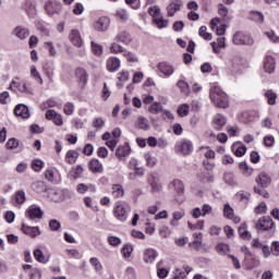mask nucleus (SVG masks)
<instances>
[{"label": "nucleus", "instance_id": "a878e982", "mask_svg": "<svg viewBox=\"0 0 279 279\" xmlns=\"http://www.w3.org/2000/svg\"><path fill=\"white\" fill-rule=\"evenodd\" d=\"M232 153L234 154V156H236L238 158H241L243 156H245L246 151H247V147L243 144H233L232 147Z\"/></svg>", "mask_w": 279, "mask_h": 279}, {"label": "nucleus", "instance_id": "c9c22d12", "mask_svg": "<svg viewBox=\"0 0 279 279\" xmlns=\"http://www.w3.org/2000/svg\"><path fill=\"white\" fill-rule=\"evenodd\" d=\"M251 21H254L255 23H263L265 21V15H263L262 12L258 11H252L250 13Z\"/></svg>", "mask_w": 279, "mask_h": 279}, {"label": "nucleus", "instance_id": "052dcab7", "mask_svg": "<svg viewBox=\"0 0 279 279\" xmlns=\"http://www.w3.org/2000/svg\"><path fill=\"white\" fill-rule=\"evenodd\" d=\"M25 192L24 191H17L15 194V202L16 204H25Z\"/></svg>", "mask_w": 279, "mask_h": 279}, {"label": "nucleus", "instance_id": "9b49d317", "mask_svg": "<svg viewBox=\"0 0 279 279\" xmlns=\"http://www.w3.org/2000/svg\"><path fill=\"white\" fill-rule=\"evenodd\" d=\"M110 27V17L101 16L94 23L96 32H106Z\"/></svg>", "mask_w": 279, "mask_h": 279}, {"label": "nucleus", "instance_id": "5fc2aeb1", "mask_svg": "<svg viewBox=\"0 0 279 279\" xmlns=\"http://www.w3.org/2000/svg\"><path fill=\"white\" fill-rule=\"evenodd\" d=\"M89 263L92 267H94L95 271H101V269H104V266H101V262H99L97 257H92L89 259Z\"/></svg>", "mask_w": 279, "mask_h": 279}, {"label": "nucleus", "instance_id": "37998d69", "mask_svg": "<svg viewBox=\"0 0 279 279\" xmlns=\"http://www.w3.org/2000/svg\"><path fill=\"white\" fill-rule=\"evenodd\" d=\"M82 173H84V168L81 165L72 168L71 175L73 180H80V178H82Z\"/></svg>", "mask_w": 279, "mask_h": 279}, {"label": "nucleus", "instance_id": "6e6552de", "mask_svg": "<svg viewBox=\"0 0 279 279\" xmlns=\"http://www.w3.org/2000/svg\"><path fill=\"white\" fill-rule=\"evenodd\" d=\"M11 86L17 88L20 93H25V95H34V88H32V84L27 82L16 83L15 81H12Z\"/></svg>", "mask_w": 279, "mask_h": 279}, {"label": "nucleus", "instance_id": "49530a36", "mask_svg": "<svg viewBox=\"0 0 279 279\" xmlns=\"http://www.w3.org/2000/svg\"><path fill=\"white\" fill-rule=\"evenodd\" d=\"M34 258L37 263H47V258L45 257V253L40 248H36L34 251Z\"/></svg>", "mask_w": 279, "mask_h": 279}, {"label": "nucleus", "instance_id": "f257e3e1", "mask_svg": "<svg viewBox=\"0 0 279 279\" xmlns=\"http://www.w3.org/2000/svg\"><path fill=\"white\" fill-rule=\"evenodd\" d=\"M209 97L216 108H228V95L221 90V87L214 86L210 88Z\"/></svg>", "mask_w": 279, "mask_h": 279}, {"label": "nucleus", "instance_id": "4c0bfd02", "mask_svg": "<svg viewBox=\"0 0 279 279\" xmlns=\"http://www.w3.org/2000/svg\"><path fill=\"white\" fill-rule=\"evenodd\" d=\"M252 194H250V192H245V191H239L235 194L236 199H239V202H243L244 204H247V202H250V197Z\"/></svg>", "mask_w": 279, "mask_h": 279}, {"label": "nucleus", "instance_id": "6e6d98bb", "mask_svg": "<svg viewBox=\"0 0 279 279\" xmlns=\"http://www.w3.org/2000/svg\"><path fill=\"white\" fill-rule=\"evenodd\" d=\"M45 48L49 51V54L52 58H56V56H58V51H56V47L53 46L52 41H46L45 43Z\"/></svg>", "mask_w": 279, "mask_h": 279}, {"label": "nucleus", "instance_id": "c85d7f7f", "mask_svg": "<svg viewBox=\"0 0 279 279\" xmlns=\"http://www.w3.org/2000/svg\"><path fill=\"white\" fill-rule=\"evenodd\" d=\"M265 99H267V104L269 106H276V99H278V95L274 93V90L268 89L264 93Z\"/></svg>", "mask_w": 279, "mask_h": 279}, {"label": "nucleus", "instance_id": "c03bdc74", "mask_svg": "<svg viewBox=\"0 0 279 279\" xmlns=\"http://www.w3.org/2000/svg\"><path fill=\"white\" fill-rule=\"evenodd\" d=\"M132 252H134V246L132 244H125L121 248V254L124 256V258H130L132 256Z\"/></svg>", "mask_w": 279, "mask_h": 279}, {"label": "nucleus", "instance_id": "4468645a", "mask_svg": "<svg viewBox=\"0 0 279 279\" xmlns=\"http://www.w3.org/2000/svg\"><path fill=\"white\" fill-rule=\"evenodd\" d=\"M159 73H162L163 77H171L175 69L168 62H160L157 65Z\"/></svg>", "mask_w": 279, "mask_h": 279}, {"label": "nucleus", "instance_id": "338daca9", "mask_svg": "<svg viewBox=\"0 0 279 279\" xmlns=\"http://www.w3.org/2000/svg\"><path fill=\"white\" fill-rule=\"evenodd\" d=\"M218 13L220 16L226 19V16H228V14H229L228 7L223 5L222 3H219L218 4Z\"/></svg>", "mask_w": 279, "mask_h": 279}, {"label": "nucleus", "instance_id": "a18cd8bd", "mask_svg": "<svg viewBox=\"0 0 279 279\" xmlns=\"http://www.w3.org/2000/svg\"><path fill=\"white\" fill-rule=\"evenodd\" d=\"M45 168V161L40 159H34L32 161V169L36 171V173L40 172Z\"/></svg>", "mask_w": 279, "mask_h": 279}, {"label": "nucleus", "instance_id": "72a5a7b5", "mask_svg": "<svg viewBox=\"0 0 279 279\" xmlns=\"http://www.w3.org/2000/svg\"><path fill=\"white\" fill-rule=\"evenodd\" d=\"M198 180L203 183L206 184L208 182H214L215 178L213 177V174H210V172L208 171H203L201 173H198Z\"/></svg>", "mask_w": 279, "mask_h": 279}, {"label": "nucleus", "instance_id": "423d86ee", "mask_svg": "<svg viewBox=\"0 0 279 279\" xmlns=\"http://www.w3.org/2000/svg\"><path fill=\"white\" fill-rule=\"evenodd\" d=\"M45 11L48 16H53V14H59L62 11V3L58 1H48L45 4Z\"/></svg>", "mask_w": 279, "mask_h": 279}, {"label": "nucleus", "instance_id": "ea45409f", "mask_svg": "<svg viewBox=\"0 0 279 279\" xmlns=\"http://www.w3.org/2000/svg\"><path fill=\"white\" fill-rule=\"evenodd\" d=\"M116 40L118 43H124V45H128L132 40V37H130V34L128 32H122L118 34Z\"/></svg>", "mask_w": 279, "mask_h": 279}, {"label": "nucleus", "instance_id": "79ce46f5", "mask_svg": "<svg viewBox=\"0 0 279 279\" xmlns=\"http://www.w3.org/2000/svg\"><path fill=\"white\" fill-rule=\"evenodd\" d=\"M162 105L158 101L153 102L148 108V112H150V114H158L159 112H162Z\"/></svg>", "mask_w": 279, "mask_h": 279}, {"label": "nucleus", "instance_id": "473e14b6", "mask_svg": "<svg viewBox=\"0 0 279 279\" xmlns=\"http://www.w3.org/2000/svg\"><path fill=\"white\" fill-rule=\"evenodd\" d=\"M153 23H154V25H156L158 27V29H165V28L169 27V20H167L162 16L153 20Z\"/></svg>", "mask_w": 279, "mask_h": 279}, {"label": "nucleus", "instance_id": "412c9836", "mask_svg": "<svg viewBox=\"0 0 279 279\" xmlns=\"http://www.w3.org/2000/svg\"><path fill=\"white\" fill-rule=\"evenodd\" d=\"M158 258V251L154 248H146L144 251V263H154Z\"/></svg>", "mask_w": 279, "mask_h": 279}, {"label": "nucleus", "instance_id": "b1692460", "mask_svg": "<svg viewBox=\"0 0 279 279\" xmlns=\"http://www.w3.org/2000/svg\"><path fill=\"white\" fill-rule=\"evenodd\" d=\"M13 35L20 38V40H25L29 36V29L23 26H16L13 29Z\"/></svg>", "mask_w": 279, "mask_h": 279}, {"label": "nucleus", "instance_id": "7c9ffc66", "mask_svg": "<svg viewBox=\"0 0 279 279\" xmlns=\"http://www.w3.org/2000/svg\"><path fill=\"white\" fill-rule=\"evenodd\" d=\"M245 228H247V226L245 223H243L239 229V235L241 236V239H243L244 241H251L252 239V233H250L248 230H245Z\"/></svg>", "mask_w": 279, "mask_h": 279}, {"label": "nucleus", "instance_id": "2eb2a0df", "mask_svg": "<svg viewBox=\"0 0 279 279\" xmlns=\"http://www.w3.org/2000/svg\"><path fill=\"white\" fill-rule=\"evenodd\" d=\"M21 231L26 236H32V239H36V236H40V227H29L25 223H22Z\"/></svg>", "mask_w": 279, "mask_h": 279}, {"label": "nucleus", "instance_id": "20e7f679", "mask_svg": "<svg viewBox=\"0 0 279 279\" xmlns=\"http://www.w3.org/2000/svg\"><path fill=\"white\" fill-rule=\"evenodd\" d=\"M233 45H246L247 47H252L254 45V38L252 35L245 32H236L232 37Z\"/></svg>", "mask_w": 279, "mask_h": 279}, {"label": "nucleus", "instance_id": "0e129e2a", "mask_svg": "<svg viewBox=\"0 0 279 279\" xmlns=\"http://www.w3.org/2000/svg\"><path fill=\"white\" fill-rule=\"evenodd\" d=\"M4 219L7 223H14V219H16V215L14 214V211L9 210L4 214Z\"/></svg>", "mask_w": 279, "mask_h": 279}, {"label": "nucleus", "instance_id": "cd10ccee", "mask_svg": "<svg viewBox=\"0 0 279 279\" xmlns=\"http://www.w3.org/2000/svg\"><path fill=\"white\" fill-rule=\"evenodd\" d=\"M77 158H80V153L77 150L71 149L65 154V162H68V165H75Z\"/></svg>", "mask_w": 279, "mask_h": 279}, {"label": "nucleus", "instance_id": "5701e85b", "mask_svg": "<svg viewBox=\"0 0 279 279\" xmlns=\"http://www.w3.org/2000/svg\"><path fill=\"white\" fill-rule=\"evenodd\" d=\"M131 151H132V148L130 147V144L126 143L125 145L119 146L116 149V156L117 158H125L126 156H130Z\"/></svg>", "mask_w": 279, "mask_h": 279}, {"label": "nucleus", "instance_id": "09e8293b", "mask_svg": "<svg viewBox=\"0 0 279 279\" xmlns=\"http://www.w3.org/2000/svg\"><path fill=\"white\" fill-rule=\"evenodd\" d=\"M33 190H35L36 193H46L47 186H45V183L43 181H37L33 183Z\"/></svg>", "mask_w": 279, "mask_h": 279}, {"label": "nucleus", "instance_id": "603ef678", "mask_svg": "<svg viewBox=\"0 0 279 279\" xmlns=\"http://www.w3.org/2000/svg\"><path fill=\"white\" fill-rule=\"evenodd\" d=\"M107 241L111 247H119L121 245V238L117 235H110Z\"/></svg>", "mask_w": 279, "mask_h": 279}, {"label": "nucleus", "instance_id": "13d9d810", "mask_svg": "<svg viewBox=\"0 0 279 279\" xmlns=\"http://www.w3.org/2000/svg\"><path fill=\"white\" fill-rule=\"evenodd\" d=\"M110 51L111 53H125L126 50L123 48V46L119 44H112L110 47Z\"/></svg>", "mask_w": 279, "mask_h": 279}, {"label": "nucleus", "instance_id": "6ab92c4d", "mask_svg": "<svg viewBox=\"0 0 279 279\" xmlns=\"http://www.w3.org/2000/svg\"><path fill=\"white\" fill-rule=\"evenodd\" d=\"M264 70L266 73H274L276 71V59L271 56H266L264 59Z\"/></svg>", "mask_w": 279, "mask_h": 279}, {"label": "nucleus", "instance_id": "39448f33", "mask_svg": "<svg viewBox=\"0 0 279 279\" xmlns=\"http://www.w3.org/2000/svg\"><path fill=\"white\" fill-rule=\"evenodd\" d=\"M25 217L26 219H29V221H36V219H43V217H45V211H43L40 206L33 204L27 207Z\"/></svg>", "mask_w": 279, "mask_h": 279}, {"label": "nucleus", "instance_id": "4be33fe9", "mask_svg": "<svg viewBox=\"0 0 279 279\" xmlns=\"http://www.w3.org/2000/svg\"><path fill=\"white\" fill-rule=\"evenodd\" d=\"M88 169L92 173H101L104 165L99 162V159H92L88 163Z\"/></svg>", "mask_w": 279, "mask_h": 279}, {"label": "nucleus", "instance_id": "393cba45", "mask_svg": "<svg viewBox=\"0 0 279 279\" xmlns=\"http://www.w3.org/2000/svg\"><path fill=\"white\" fill-rule=\"evenodd\" d=\"M111 195L114 197V199L123 197V195H125V190L123 189V185L119 183L113 184L111 186Z\"/></svg>", "mask_w": 279, "mask_h": 279}, {"label": "nucleus", "instance_id": "1a4fd4ad", "mask_svg": "<svg viewBox=\"0 0 279 279\" xmlns=\"http://www.w3.org/2000/svg\"><path fill=\"white\" fill-rule=\"evenodd\" d=\"M169 191H174L179 197L184 195V182L180 179H174L168 184Z\"/></svg>", "mask_w": 279, "mask_h": 279}, {"label": "nucleus", "instance_id": "a211bd4d", "mask_svg": "<svg viewBox=\"0 0 279 279\" xmlns=\"http://www.w3.org/2000/svg\"><path fill=\"white\" fill-rule=\"evenodd\" d=\"M255 182L260 186V189H267L271 184V178L267 173L262 172L255 179Z\"/></svg>", "mask_w": 279, "mask_h": 279}, {"label": "nucleus", "instance_id": "dca6fc26", "mask_svg": "<svg viewBox=\"0 0 279 279\" xmlns=\"http://www.w3.org/2000/svg\"><path fill=\"white\" fill-rule=\"evenodd\" d=\"M69 38L74 47L81 48L84 46V40H82V35L80 34V31L72 29L70 32Z\"/></svg>", "mask_w": 279, "mask_h": 279}, {"label": "nucleus", "instance_id": "aec40b11", "mask_svg": "<svg viewBox=\"0 0 279 279\" xmlns=\"http://www.w3.org/2000/svg\"><path fill=\"white\" fill-rule=\"evenodd\" d=\"M226 123V117H223L222 114H217L213 120V128L214 130H217V132H221Z\"/></svg>", "mask_w": 279, "mask_h": 279}, {"label": "nucleus", "instance_id": "f03ea898", "mask_svg": "<svg viewBox=\"0 0 279 279\" xmlns=\"http://www.w3.org/2000/svg\"><path fill=\"white\" fill-rule=\"evenodd\" d=\"M255 228L258 232H268V239H271L276 233V222L269 216H263L258 219L255 225Z\"/></svg>", "mask_w": 279, "mask_h": 279}, {"label": "nucleus", "instance_id": "7ed1b4c3", "mask_svg": "<svg viewBox=\"0 0 279 279\" xmlns=\"http://www.w3.org/2000/svg\"><path fill=\"white\" fill-rule=\"evenodd\" d=\"M175 154L181 156H191L193 154V142L187 138L179 140L174 145Z\"/></svg>", "mask_w": 279, "mask_h": 279}, {"label": "nucleus", "instance_id": "864d4df0", "mask_svg": "<svg viewBox=\"0 0 279 279\" xmlns=\"http://www.w3.org/2000/svg\"><path fill=\"white\" fill-rule=\"evenodd\" d=\"M49 228L51 232H58V230L62 228V223H60V221H58L57 219H51L49 220Z\"/></svg>", "mask_w": 279, "mask_h": 279}, {"label": "nucleus", "instance_id": "e2e57ef3", "mask_svg": "<svg viewBox=\"0 0 279 279\" xmlns=\"http://www.w3.org/2000/svg\"><path fill=\"white\" fill-rule=\"evenodd\" d=\"M124 279H136V272L134 268L128 267L124 272Z\"/></svg>", "mask_w": 279, "mask_h": 279}, {"label": "nucleus", "instance_id": "774afa93", "mask_svg": "<svg viewBox=\"0 0 279 279\" xmlns=\"http://www.w3.org/2000/svg\"><path fill=\"white\" fill-rule=\"evenodd\" d=\"M270 250L274 256H279V241H272Z\"/></svg>", "mask_w": 279, "mask_h": 279}, {"label": "nucleus", "instance_id": "a19ab883", "mask_svg": "<svg viewBox=\"0 0 279 279\" xmlns=\"http://www.w3.org/2000/svg\"><path fill=\"white\" fill-rule=\"evenodd\" d=\"M223 217L226 219H234V209L228 203L223 206Z\"/></svg>", "mask_w": 279, "mask_h": 279}, {"label": "nucleus", "instance_id": "8fccbe9b", "mask_svg": "<svg viewBox=\"0 0 279 279\" xmlns=\"http://www.w3.org/2000/svg\"><path fill=\"white\" fill-rule=\"evenodd\" d=\"M190 108H191V107L189 106V104H183V105H181V106L178 108V110H177L179 117H189V110H190Z\"/></svg>", "mask_w": 279, "mask_h": 279}, {"label": "nucleus", "instance_id": "f704fd0d", "mask_svg": "<svg viewBox=\"0 0 279 279\" xmlns=\"http://www.w3.org/2000/svg\"><path fill=\"white\" fill-rule=\"evenodd\" d=\"M92 51L94 56H97L100 58V56H104V46L96 44L95 41H90Z\"/></svg>", "mask_w": 279, "mask_h": 279}, {"label": "nucleus", "instance_id": "bf43d9fd", "mask_svg": "<svg viewBox=\"0 0 279 279\" xmlns=\"http://www.w3.org/2000/svg\"><path fill=\"white\" fill-rule=\"evenodd\" d=\"M7 149H16L19 147V140L12 137L7 142Z\"/></svg>", "mask_w": 279, "mask_h": 279}, {"label": "nucleus", "instance_id": "f3484780", "mask_svg": "<svg viewBox=\"0 0 279 279\" xmlns=\"http://www.w3.org/2000/svg\"><path fill=\"white\" fill-rule=\"evenodd\" d=\"M121 69V60L117 57H111L107 60V70L109 73H116Z\"/></svg>", "mask_w": 279, "mask_h": 279}, {"label": "nucleus", "instance_id": "4d7b16f0", "mask_svg": "<svg viewBox=\"0 0 279 279\" xmlns=\"http://www.w3.org/2000/svg\"><path fill=\"white\" fill-rule=\"evenodd\" d=\"M73 14H75V16L84 14V4H82V2H76L74 4Z\"/></svg>", "mask_w": 279, "mask_h": 279}, {"label": "nucleus", "instance_id": "0eeeda50", "mask_svg": "<svg viewBox=\"0 0 279 279\" xmlns=\"http://www.w3.org/2000/svg\"><path fill=\"white\" fill-rule=\"evenodd\" d=\"M182 5H184V2L182 0H172L168 5H167V14L171 19L175 16L177 12H180L182 10Z\"/></svg>", "mask_w": 279, "mask_h": 279}, {"label": "nucleus", "instance_id": "680f3d73", "mask_svg": "<svg viewBox=\"0 0 279 279\" xmlns=\"http://www.w3.org/2000/svg\"><path fill=\"white\" fill-rule=\"evenodd\" d=\"M275 143L276 138H274V135H267L264 137L265 147H274Z\"/></svg>", "mask_w": 279, "mask_h": 279}, {"label": "nucleus", "instance_id": "69168bd1", "mask_svg": "<svg viewBox=\"0 0 279 279\" xmlns=\"http://www.w3.org/2000/svg\"><path fill=\"white\" fill-rule=\"evenodd\" d=\"M43 278V272L40 269L33 268L31 269L29 279H40Z\"/></svg>", "mask_w": 279, "mask_h": 279}, {"label": "nucleus", "instance_id": "e433bc0d", "mask_svg": "<svg viewBox=\"0 0 279 279\" xmlns=\"http://www.w3.org/2000/svg\"><path fill=\"white\" fill-rule=\"evenodd\" d=\"M223 181L229 186H236V181L234 180V173L232 172H226L223 174Z\"/></svg>", "mask_w": 279, "mask_h": 279}, {"label": "nucleus", "instance_id": "58836bf2", "mask_svg": "<svg viewBox=\"0 0 279 279\" xmlns=\"http://www.w3.org/2000/svg\"><path fill=\"white\" fill-rule=\"evenodd\" d=\"M207 32H208V27L203 25L198 29V36H201V38H204V40H213V34Z\"/></svg>", "mask_w": 279, "mask_h": 279}, {"label": "nucleus", "instance_id": "bb28decb", "mask_svg": "<svg viewBox=\"0 0 279 279\" xmlns=\"http://www.w3.org/2000/svg\"><path fill=\"white\" fill-rule=\"evenodd\" d=\"M148 184L151 189V193L154 194L160 193L162 191V184L160 183V181H158V179H156V177L149 179Z\"/></svg>", "mask_w": 279, "mask_h": 279}, {"label": "nucleus", "instance_id": "ddd939ff", "mask_svg": "<svg viewBox=\"0 0 279 279\" xmlns=\"http://www.w3.org/2000/svg\"><path fill=\"white\" fill-rule=\"evenodd\" d=\"M14 114L15 117H21V119H29V107L25 104H19L14 108Z\"/></svg>", "mask_w": 279, "mask_h": 279}, {"label": "nucleus", "instance_id": "3c124183", "mask_svg": "<svg viewBox=\"0 0 279 279\" xmlns=\"http://www.w3.org/2000/svg\"><path fill=\"white\" fill-rule=\"evenodd\" d=\"M31 75L38 82L39 84H43V76H40V72L36 69V65L31 66Z\"/></svg>", "mask_w": 279, "mask_h": 279}, {"label": "nucleus", "instance_id": "c756f323", "mask_svg": "<svg viewBox=\"0 0 279 279\" xmlns=\"http://www.w3.org/2000/svg\"><path fill=\"white\" fill-rule=\"evenodd\" d=\"M136 125L138 130H144V132H147V130H149V120L143 116H140L137 118Z\"/></svg>", "mask_w": 279, "mask_h": 279}, {"label": "nucleus", "instance_id": "2f4dec72", "mask_svg": "<svg viewBox=\"0 0 279 279\" xmlns=\"http://www.w3.org/2000/svg\"><path fill=\"white\" fill-rule=\"evenodd\" d=\"M238 167L240 171H242L243 175H245L246 178H250V175H252V173L254 172V169L250 168L246 161L240 162Z\"/></svg>", "mask_w": 279, "mask_h": 279}, {"label": "nucleus", "instance_id": "f8f14e48", "mask_svg": "<svg viewBox=\"0 0 279 279\" xmlns=\"http://www.w3.org/2000/svg\"><path fill=\"white\" fill-rule=\"evenodd\" d=\"M113 214L118 221H128V210L125 209V206L121 204L116 205L113 208Z\"/></svg>", "mask_w": 279, "mask_h": 279}, {"label": "nucleus", "instance_id": "9d476101", "mask_svg": "<svg viewBox=\"0 0 279 279\" xmlns=\"http://www.w3.org/2000/svg\"><path fill=\"white\" fill-rule=\"evenodd\" d=\"M75 77L81 88H85L86 84H88V73L84 70V68H77L75 70Z\"/></svg>", "mask_w": 279, "mask_h": 279}, {"label": "nucleus", "instance_id": "de8ad7c7", "mask_svg": "<svg viewBox=\"0 0 279 279\" xmlns=\"http://www.w3.org/2000/svg\"><path fill=\"white\" fill-rule=\"evenodd\" d=\"M148 14L153 16V21H155V19H160V7L155 5L148 8Z\"/></svg>", "mask_w": 279, "mask_h": 279}]
</instances>
